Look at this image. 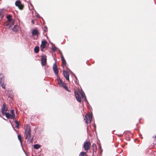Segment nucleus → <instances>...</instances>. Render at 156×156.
<instances>
[{
	"label": "nucleus",
	"instance_id": "obj_20",
	"mask_svg": "<svg viewBox=\"0 0 156 156\" xmlns=\"http://www.w3.org/2000/svg\"><path fill=\"white\" fill-rule=\"evenodd\" d=\"M81 96L82 98H84V99L85 101H87V99L86 98L85 96V94L83 92H81L80 93Z\"/></svg>",
	"mask_w": 156,
	"mask_h": 156
},
{
	"label": "nucleus",
	"instance_id": "obj_13",
	"mask_svg": "<svg viewBox=\"0 0 156 156\" xmlns=\"http://www.w3.org/2000/svg\"><path fill=\"white\" fill-rule=\"evenodd\" d=\"M25 139L27 140V142L28 143H30L32 142L33 139V136H32L31 134L30 135L28 136L25 137Z\"/></svg>",
	"mask_w": 156,
	"mask_h": 156
},
{
	"label": "nucleus",
	"instance_id": "obj_10",
	"mask_svg": "<svg viewBox=\"0 0 156 156\" xmlns=\"http://www.w3.org/2000/svg\"><path fill=\"white\" fill-rule=\"evenodd\" d=\"M47 43V42L46 40H44L42 41L41 44L40 46V48L41 50L42 51H44V49L46 47V44Z\"/></svg>",
	"mask_w": 156,
	"mask_h": 156
},
{
	"label": "nucleus",
	"instance_id": "obj_15",
	"mask_svg": "<svg viewBox=\"0 0 156 156\" xmlns=\"http://www.w3.org/2000/svg\"><path fill=\"white\" fill-rule=\"evenodd\" d=\"M93 150L92 155H94V153H96L97 151V146L95 144H93L92 145Z\"/></svg>",
	"mask_w": 156,
	"mask_h": 156
},
{
	"label": "nucleus",
	"instance_id": "obj_22",
	"mask_svg": "<svg viewBox=\"0 0 156 156\" xmlns=\"http://www.w3.org/2000/svg\"><path fill=\"white\" fill-rule=\"evenodd\" d=\"M3 81H4V76L2 74H0V82Z\"/></svg>",
	"mask_w": 156,
	"mask_h": 156
},
{
	"label": "nucleus",
	"instance_id": "obj_5",
	"mask_svg": "<svg viewBox=\"0 0 156 156\" xmlns=\"http://www.w3.org/2000/svg\"><path fill=\"white\" fill-rule=\"evenodd\" d=\"M58 84L60 87H63L66 90L69 92H70L66 84L63 82L60 79H59L58 81Z\"/></svg>",
	"mask_w": 156,
	"mask_h": 156
},
{
	"label": "nucleus",
	"instance_id": "obj_7",
	"mask_svg": "<svg viewBox=\"0 0 156 156\" xmlns=\"http://www.w3.org/2000/svg\"><path fill=\"white\" fill-rule=\"evenodd\" d=\"M15 5L20 10L23 9L24 8V5L21 4V2L19 0L16 2Z\"/></svg>",
	"mask_w": 156,
	"mask_h": 156
},
{
	"label": "nucleus",
	"instance_id": "obj_26",
	"mask_svg": "<svg viewBox=\"0 0 156 156\" xmlns=\"http://www.w3.org/2000/svg\"><path fill=\"white\" fill-rule=\"evenodd\" d=\"M62 66L63 67H65L66 66V62L65 60L62 61Z\"/></svg>",
	"mask_w": 156,
	"mask_h": 156
},
{
	"label": "nucleus",
	"instance_id": "obj_28",
	"mask_svg": "<svg viewBox=\"0 0 156 156\" xmlns=\"http://www.w3.org/2000/svg\"><path fill=\"white\" fill-rule=\"evenodd\" d=\"M61 57L62 61L65 60L64 57L62 55H61Z\"/></svg>",
	"mask_w": 156,
	"mask_h": 156
},
{
	"label": "nucleus",
	"instance_id": "obj_19",
	"mask_svg": "<svg viewBox=\"0 0 156 156\" xmlns=\"http://www.w3.org/2000/svg\"><path fill=\"white\" fill-rule=\"evenodd\" d=\"M18 140H19L21 145H22L23 141L22 140V137L20 134H19L18 135Z\"/></svg>",
	"mask_w": 156,
	"mask_h": 156
},
{
	"label": "nucleus",
	"instance_id": "obj_16",
	"mask_svg": "<svg viewBox=\"0 0 156 156\" xmlns=\"http://www.w3.org/2000/svg\"><path fill=\"white\" fill-rule=\"evenodd\" d=\"M39 33L38 30L36 29H34L33 30L32 34V35L34 36H38Z\"/></svg>",
	"mask_w": 156,
	"mask_h": 156
},
{
	"label": "nucleus",
	"instance_id": "obj_21",
	"mask_svg": "<svg viewBox=\"0 0 156 156\" xmlns=\"http://www.w3.org/2000/svg\"><path fill=\"white\" fill-rule=\"evenodd\" d=\"M39 51V47L38 46H36L34 49V51L35 53H37Z\"/></svg>",
	"mask_w": 156,
	"mask_h": 156
},
{
	"label": "nucleus",
	"instance_id": "obj_3",
	"mask_svg": "<svg viewBox=\"0 0 156 156\" xmlns=\"http://www.w3.org/2000/svg\"><path fill=\"white\" fill-rule=\"evenodd\" d=\"M92 119V115L90 113L87 114L85 116V118H84L85 122L87 124L90 123Z\"/></svg>",
	"mask_w": 156,
	"mask_h": 156
},
{
	"label": "nucleus",
	"instance_id": "obj_27",
	"mask_svg": "<svg viewBox=\"0 0 156 156\" xmlns=\"http://www.w3.org/2000/svg\"><path fill=\"white\" fill-rule=\"evenodd\" d=\"M0 16L2 18H3L4 16V12L2 11L0 12Z\"/></svg>",
	"mask_w": 156,
	"mask_h": 156
},
{
	"label": "nucleus",
	"instance_id": "obj_4",
	"mask_svg": "<svg viewBox=\"0 0 156 156\" xmlns=\"http://www.w3.org/2000/svg\"><path fill=\"white\" fill-rule=\"evenodd\" d=\"M30 127V126L27 125L25 129L24 136L25 137L31 135Z\"/></svg>",
	"mask_w": 156,
	"mask_h": 156
},
{
	"label": "nucleus",
	"instance_id": "obj_12",
	"mask_svg": "<svg viewBox=\"0 0 156 156\" xmlns=\"http://www.w3.org/2000/svg\"><path fill=\"white\" fill-rule=\"evenodd\" d=\"M53 69L55 75L57 76L58 72V69L57 68L56 64H54L53 66Z\"/></svg>",
	"mask_w": 156,
	"mask_h": 156
},
{
	"label": "nucleus",
	"instance_id": "obj_24",
	"mask_svg": "<svg viewBox=\"0 0 156 156\" xmlns=\"http://www.w3.org/2000/svg\"><path fill=\"white\" fill-rule=\"evenodd\" d=\"M15 122L16 125V127L17 128H18L19 127V126H20V123H19V122H18L16 120H15Z\"/></svg>",
	"mask_w": 156,
	"mask_h": 156
},
{
	"label": "nucleus",
	"instance_id": "obj_14",
	"mask_svg": "<svg viewBox=\"0 0 156 156\" xmlns=\"http://www.w3.org/2000/svg\"><path fill=\"white\" fill-rule=\"evenodd\" d=\"M63 73L64 77H65L66 79L68 81H69V73L67 71H63Z\"/></svg>",
	"mask_w": 156,
	"mask_h": 156
},
{
	"label": "nucleus",
	"instance_id": "obj_18",
	"mask_svg": "<svg viewBox=\"0 0 156 156\" xmlns=\"http://www.w3.org/2000/svg\"><path fill=\"white\" fill-rule=\"evenodd\" d=\"M0 84L2 87L3 89H5V85L4 84V81L0 82Z\"/></svg>",
	"mask_w": 156,
	"mask_h": 156
},
{
	"label": "nucleus",
	"instance_id": "obj_9",
	"mask_svg": "<svg viewBox=\"0 0 156 156\" xmlns=\"http://www.w3.org/2000/svg\"><path fill=\"white\" fill-rule=\"evenodd\" d=\"M41 64L42 66H45L46 65L47 57L45 55L41 56Z\"/></svg>",
	"mask_w": 156,
	"mask_h": 156
},
{
	"label": "nucleus",
	"instance_id": "obj_25",
	"mask_svg": "<svg viewBox=\"0 0 156 156\" xmlns=\"http://www.w3.org/2000/svg\"><path fill=\"white\" fill-rule=\"evenodd\" d=\"M86 153L84 152H81L79 154L80 156H86Z\"/></svg>",
	"mask_w": 156,
	"mask_h": 156
},
{
	"label": "nucleus",
	"instance_id": "obj_11",
	"mask_svg": "<svg viewBox=\"0 0 156 156\" xmlns=\"http://www.w3.org/2000/svg\"><path fill=\"white\" fill-rule=\"evenodd\" d=\"M75 95L76 100L79 102L81 103V98L78 92L75 91Z\"/></svg>",
	"mask_w": 156,
	"mask_h": 156
},
{
	"label": "nucleus",
	"instance_id": "obj_33",
	"mask_svg": "<svg viewBox=\"0 0 156 156\" xmlns=\"http://www.w3.org/2000/svg\"><path fill=\"white\" fill-rule=\"evenodd\" d=\"M122 147H124V146H122Z\"/></svg>",
	"mask_w": 156,
	"mask_h": 156
},
{
	"label": "nucleus",
	"instance_id": "obj_1",
	"mask_svg": "<svg viewBox=\"0 0 156 156\" xmlns=\"http://www.w3.org/2000/svg\"><path fill=\"white\" fill-rule=\"evenodd\" d=\"M12 17V16L11 15H8L7 16L8 21L5 24L6 25L9 26V27H10L13 24L14 20L11 19Z\"/></svg>",
	"mask_w": 156,
	"mask_h": 156
},
{
	"label": "nucleus",
	"instance_id": "obj_32",
	"mask_svg": "<svg viewBox=\"0 0 156 156\" xmlns=\"http://www.w3.org/2000/svg\"><path fill=\"white\" fill-rule=\"evenodd\" d=\"M75 78H76V80H77V78H76V76H75Z\"/></svg>",
	"mask_w": 156,
	"mask_h": 156
},
{
	"label": "nucleus",
	"instance_id": "obj_17",
	"mask_svg": "<svg viewBox=\"0 0 156 156\" xmlns=\"http://www.w3.org/2000/svg\"><path fill=\"white\" fill-rule=\"evenodd\" d=\"M19 27L17 25H15L12 29V30L15 32H16L18 30Z\"/></svg>",
	"mask_w": 156,
	"mask_h": 156
},
{
	"label": "nucleus",
	"instance_id": "obj_30",
	"mask_svg": "<svg viewBox=\"0 0 156 156\" xmlns=\"http://www.w3.org/2000/svg\"><path fill=\"white\" fill-rule=\"evenodd\" d=\"M32 23H33V24H34V21H33V20H32Z\"/></svg>",
	"mask_w": 156,
	"mask_h": 156
},
{
	"label": "nucleus",
	"instance_id": "obj_23",
	"mask_svg": "<svg viewBox=\"0 0 156 156\" xmlns=\"http://www.w3.org/2000/svg\"><path fill=\"white\" fill-rule=\"evenodd\" d=\"M40 147V145L38 144H35L34 146V148L37 149H39Z\"/></svg>",
	"mask_w": 156,
	"mask_h": 156
},
{
	"label": "nucleus",
	"instance_id": "obj_6",
	"mask_svg": "<svg viewBox=\"0 0 156 156\" xmlns=\"http://www.w3.org/2000/svg\"><path fill=\"white\" fill-rule=\"evenodd\" d=\"M91 144L89 141H86L84 142L83 147L85 151H87L89 150L91 147Z\"/></svg>",
	"mask_w": 156,
	"mask_h": 156
},
{
	"label": "nucleus",
	"instance_id": "obj_8",
	"mask_svg": "<svg viewBox=\"0 0 156 156\" xmlns=\"http://www.w3.org/2000/svg\"><path fill=\"white\" fill-rule=\"evenodd\" d=\"M8 110V108L6 105L5 103H4L2 106L1 112L2 114L5 115V113Z\"/></svg>",
	"mask_w": 156,
	"mask_h": 156
},
{
	"label": "nucleus",
	"instance_id": "obj_29",
	"mask_svg": "<svg viewBox=\"0 0 156 156\" xmlns=\"http://www.w3.org/2000/svg\"><path fill=\"white\" fill-rule=\"evenodd\" d=\"M118 136H122V135H118Z\"/></svg>",
	"mask_w": 156,
	"mask_h": 156
},
{
	"label": "nucleus",
	"instance_id": "obj_31",
	"mask_svg": "<svg viewBox=\"0 0 156 156\" xmlns=\"http://www.w3.org/2000/svg\"><path fill=\"white\" fill-rule=\"evenodd\" d=\"M52 50H53L54 51H55V48H54L52 49Z\"/></svg>",
	"mask_w": 156,
	"mask_h": 156
},
{
	"label": "nucleus",
	"instance_id": "obj_2",
	"mask_svg": "<svg viewBox=\"0 0 156 156\" xmlns=\"http://www.w3.org/2000/svg\"><path fill=\"white\" fill-rule=\"evenodd\" d=\"M11 114L9 113H5V115L8 119H15V114L14 110H12L11 111Z\"/></svg>",
	"mask_w": 156,
	"mask_h": 156
}]
</instances>
